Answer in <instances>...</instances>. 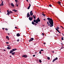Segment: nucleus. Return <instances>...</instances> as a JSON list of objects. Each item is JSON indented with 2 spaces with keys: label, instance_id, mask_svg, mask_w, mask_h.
<instances>
[{
  "label": "nucleus",
  "instance_id": "obj_1",
  "mask_svg": "<svg viewBox=\"0 0 64 64\" xmlns=\"http://www.w3.org/2000/svg\"><path fill=\"white\" fill-rule=\"evenodd\" d=\"M47 19L49 21H48L47 24L48 25V26H50V27H53V20L52 18H47ZM50 23V24H49Z\"/></svg>",
  "mask_w": 64,
  "mask_h": 64
},
{
  "label": "nucleus",
  "instance_id": "obj_2",
  "mask_svg": "<svg viewBox=\"0 0 64 64\" xmlns=\"http://www.w3.org/2000/svg\"><path fill=\"white\" fill-rule=\"evenodd\" d=\"M36 24H37V23H38V22H40V19H39V18H38L36 20Z\"/></svg>",
  "mask_w": 64,
  "mask_h": 64
},
{
  "label": "nucleus",
  "instance_id": "obj_3",
  "mask_svg": "<svg viewBox=\"0 0 64 64\" xmlns=\"http://www.w3.org/2000/svg\"><path fill=\"white\" fill-rule=\"evenodd\" d=\"M30 16H32L33 15V14L32 12V11H30Z\"/></svg>",
  "mask_w": 64,
  "mask_h": 64
},
{
  "label": "nucleus",
  "instance_id": "obj_4",
  "mask_svg": "<svg viewBox=\"0 0 64 64\" xmlns=\"http://www.w3.org/2000/svg\"><path fill=\"white\" fill-rule=\"evenodd\" d=\"M30 15L29 14V12L27 14V16H26V17L27 18H28V17H30Z\"/></svg>",
  "mask_w": 64,
  "mask_h": 64
},
{
  "label": "nucleus",
  "instance_id": "obj_5",
  "mask_svg": "<svg viewBox=\"0 0 64 64\" xmlns=\"http://www.w3.org/2000/svg\"><path fill=\"white\" fill-rule=\"evenodd\" d=\"M34 40V38H31L30 39V40H29V42H30V41H33Z\"/></svg>",
  "mask_w": 64,
  "mask_h": 64
},
{
  "label": "nucleus",
  "instance_id": "obj_6",
  "mask_svg": "<svg viewBox=\"0 0 64 64\" xmlns=\"http://www.w3.org/2000/svg\"><path fill=\"white\" fill-rule=\"evenodd\" d=\"M16 36H17V37H19V36H20V34L19 33L17 34Z\"/></svg>",
  "mask_w": 64,
  "mask_h": 64
},
{
  "label": "nucleus",
  "instance_id": "obj_7",
  "mask_svg": "<svg viewBox=\"0 0 64 64\" xmlns=\"http://www.w3.org/2000/svg\"><path fill=\"white\" fill-rule=\"evenodd\" d=\"M22 57H24V58H26L27 57V56L26 55H24L22 56Z\"/></svg>",
  "mask_w": 64,
  "mask_h": 64
},
{
  "label": "nucleus",
  "instance_id": "obj_8",
  "mask_svg": "<svg viewBox=\"0 0 64 64\" xmlns=\"http://www.w3.org/2000/svg\"><path fill=\"white\" fill-rule=\"evenodd\" d=\"M7 13L6 15H9V10H8L7 11Z\"/></svg>",
  "mask_w": 64,
  "mask_h": 64
},
{
  "label": "nucleus",
  "instance_id": "obj_9",
  "mask_svg": "<svg viewBox=\"0 0 64 64\" xmlns=\"http://www.w3.org/2000/svg\"><path fill=\"white\" fill-rule=\"evenodd\" d=\"M55 29L58 32V33H61L59 31V30H58L57 29V28H55Z\"/></svg>",
  "mask_w": 64,
  "mask_h": 64
},
{
  "label": "nucleus",
  "instance_id": "obj_10",
  "mask_svg": "<svg viewBox=\"0 0 64 64\" xmlns=\"http://www.w3.org/2000/svg\"><path fill=\"white\" fill-rule=\"evenodd\" d=\"M16 50H17V49L14 48L12 50V51H15Z\"/></svg>",
  "mask_w": 64,
  "mask_h": 64
},
{
  "label": "nucleus",
  "instance_id": "obj_11",
  "mask_svg": "<svg viewBox=\"0 0 64 64\" xmlns=\"http://www.w3.org/2000/svg\"><path fill=\"white\" fill-rule=\"evenodd\" d=\"M10 4L12 7H14V4H13V3H11Z\"/></svg>",
  "mask_w": 64,
  "mask_h": 64
},
{
  "label": "nucleus",
  "instance_id": "obj_12",
  "mask_svg": "<svg viewBox=\"0 0 64 64\" xmlns=\"http://www.w3.org/2000/svg\"><path fill=\"white\" fill-rule=\"evenodd\" d=\"M29 19L30 20V21H32V19L31 18V17H30V16L29 18Z\"/></svg>",
  "mask_w": 64,
  "mask_h": 64
},
{
  "label": "nucleus",
  "instance_id": "obj_13",
  "mask_svg": "<svg viewBox=\"0 0 64 64\" xmlns=\"http://www.w3.org/2000/svg\"><path fill=\"white\" fill-rule=\"evenodd\" d=\"M6 39H7L8 40H9L10 39H9V36H6Z\"/></svg>",
  "mask_w": 64,
  "mask_h": 64
},
{
  "label": "nucleus",
  "instance_id": "obj_14",
  "mask_svg": "<svg viewBox=\"0 0 64 64\" xmlns=\"http://www.w3.org/2000/svg\"><path fill=\"white\" fill-rule=\"evenodd\" d=\"M13 11H14L15 12H17V10H16L15 9H14L13 10Z\"/></svg>",
  "mask_w": 64,
  "mask_h": 64
},
{
  "label": "nucleus",
  "instance_id": "obj_15",
  "mask_svg": "<svg viewBox=\"0 0 64 64\" xmlns=\"http://www.w3.org/2000/svg\"><path fill=\"white\" fill-rule=\"evenodd\" d=\"M9 15H10V14H11L13 13V12H12L10 10L9 11Z\"/></svg>",
  "mask_w": 64,
  "mask_h": 64
},
{
  "label": "nucleus",
  "instance_id": "obj_16",
  "mask_svg": "<svg viewBox=\"0 0 64 64\" xmlns=\"http://www.w3.org/2000/svg\"><path fill=\"white\" fill-rule=\"evenodd\" d=\"M7 49H11V47L8 46L7 48Z\"/></svg>",
  "mask_w": 64,
  "mask_h": 64
},
{
  "label": "nucleus",
  "instance_id": "obj_17",
  "mask_svg": "<svg viewBox=\"0 0 64 64\" xmlns=\"http://www.w3.org/2000/svg\"><path fill=\"white\" fill-rule=\"evenodd\" d=\"M15 54V52H14L13 53H12L11 54L12 55H14V54Z\"/></svg>",
  "mask_w": 64,
  "mask_h": 64
},
{
  "label": "nucleus",
  "instance_id": "obj_18",
  "mask_svg": "<svg viewBox=\"0 0 64 64\" xmlns=\"http://www.w3.org/2000/svg\"><path fill=\"white\" fill-rule=\"evenodd\" d=\"M13 51H12V50H10V53L11 54L12 53H13Z\"/></svg>",
  "mask_w": 64,
  "mask_h": 64
},
{
  "label": "nucleus",
  "instance_id": "obj_19",
  "mask_svg": "<svg viewBox=\"0 0 64 64\" xmlns=\"http://www.w3.org/2000/svg\"><path fill=\"white\" fill-rule=\"evenodd\" d=\"M57 3L58 4H61V2H57Z\"/></svg>",
  "mask_w": 64,
  "mask_h": 64
},
{
  "label": "nucleus",
  "instance_id": "obj_20",
  "mask_svg": "<svg viewBox=\"0 0 64 64\" xmlns=\"http://www.w3.org/2000/svg\"><path fill=\"white\" fill-rule=\"evenodd\" d=\"M1 5V6H3V5H4V4H3V2H2Z\"/></svg>",
  "mask_w": 64,
  "mask_h": 64
},
{
  "label": "nucleus",
  "instance_id": "obj_21",
  "mask_svg": "<svg viewBox=\"0 0 64 64\" xmlns=\"http://www.w3.org/2000/svg\"><path fill=\"white\" fill-rule=\"evenodd\" d=\"M42 15H43V16H44V17H45L46 16H45V14H44L43 13H42Z\"/></svg>",
  "mask_w": 64,
  "mask_h": 64
},
{
  "label": "nucleus",
  "instance_id": "obj_22",
  "mask_svg": "<svg viewBox=\"0 0 64 64\" xmlns=\"http://www.w3.org/2000/svg\"><path fill=\"white\" fill-rule=\"evenodd\" d=\"M34 22H36V20H35V19H34Z\"/></svg>",
  "mask_w": 64,
  "mask_h": 64
},
{
  "label": "nucleus",
  "instance_id": "obj_23",
  "mask_svg": "<svg viewBox=\"0 0 64 64\" xmlns=\"http://www.w3.org/2000/svg\"><path fill=\"white\" fill-rule=\"evenodd\" d=\"M32 24H33V25H35V23L33 22H32Z\"/></svg>",
  "mask_w": 64,
  "mask_h": 64
},
{
  "label": "nucleus",
  "instance_id": "obj_24",
  "mask_svg": "<svg viewBox=\"0 0 64 64\" xmlns=\"http://www.w3.org/2000/svg\"><path fill=\"white\" fill-rule=\"evenodd\" d=\"M39 62L40 63H41V62H42V61H41V60H39Z\"/></svg>",
  "mask_w": 64,
  "mask_h": 64
},
{
  "label": "nucleus",
  "instance_id": "obj_25",
  "mask_svg": "<svg viewBox=\"0 0 64 64\" xmlns=\"http://www.w3.org/2000/svg\"><path fill=\"white\" fill-rule=\"evenodd\" d=\"M47 58H48V60H50V58L49 57H48Z\"/></svg>",
  "mask_w": 64,
  "mask_h": 64
},
{
  "label": "nucleus",
  "instance_id": "obj_26",
  "mask_svg": "<svg viewBox=\"0 0 64 64\" xmlns=\"http://www.w3.org/2000/svg\"><path fill=\"white\" fill-rule=\"evenodd\" d=\"M33 18L34 19H36V18L35 17V16H34V15H33Z\"/></svg>",
  "mask_w": 64,
  "mask_h": 64
},
{
  "label": "nucleus",
  "instance_id": "obj_27",
  "mask_svg": "<svg viewBox=\"0 0 64 64\" xmlns=\"http://www.w3.org/2000/svg\"><path fill=\"white\" fill-rule=\"evenodd\" d=\"M56 60H55V59H54L52 61V62H54V61H55Z\"/></svg>",
  "mask_w": 64,
  "mask_h": 64
},
{
  "label": "nucleus",
  "instance_id": "obj_28",
  "mask_svg": "<svg viewBox=\"0 0 64 64\" xmlns=\"http://www.w3.org/2000/svg\"><path fill=\"white\" fill-rule=\"evenodd\" d=\"M56 60H57L58 59V58H54Z\"/></svg>",
  "mask_w": 64,
  "mask_h": 64
},
{
  "label": "nucleus",
  "instance_id": "obj_29",
  "mask_svg": "<svg viewBox=\"0 0 64 64\" xmlns=\"http://www.w3.org/2000/svg\"><path fill=\"white\" fill-rule=\"evenodd\" d=\"M30 6H28V9H30Z\"/></svg>",
  "mask_w": 64,
  "mask_h": 64
},
{
  "label": "nucleus",
  "instance_id": "obj_30",
  "mask_svg": "<svg viewBox=\"0 0 64 64\" xmlns=\"http://www.w3.org/2000/svg\"><path fill=\"white\" fill-rule=\"evenodd\" d=\"M5 30H6V31H8V29H7V28H5Z\"/></svg>",
  "mask_w": 64,
  "mask_h": 64
},
{
  "label": "nucleus",
  "instance_id": "obj_31",
  "mask_svg": "<svg viewBox=\"0 0 64 64\" xmlns=\"http://www.w3.org/2000/svg\"><path fill=\"white\" fill-rule=\"evenodd\" d=\"M61 40H64V39H63V37H62V38Z\"/></svg>",
  "mask_w": 64,
  "mask_h": 64
},
{
  "label": "nucleus",
  "instance_id": "obj_32",
  "mask_svg": "<svg viewBox=\"0 0 64 64\" xmlns=\"http://www.w3.org/2000/svg\"><path fill=\"white\" fill-rule=\"evenodd\" d=\"M57 29H58H58H59V28L58 27V26H57Z\"/></svg>",
  "mask_w": 64,
  "mask_h": 64
},
{
  "label": "nucleus",
  "instance_id": "obj_33",
  "mask_svg": "<svg viewBox=\"0 0 64 64\" xmlns=\"http://www.w3.org/2000/svg\"><path fill=\"white\" fill-rule=\"evenodd\" d=\"M60 27H62V28L63 29H64V28L62 26H61Z\"/></svg>",
  "mask_w": 64,
  "mask_h": 64
},
{
  "label": "nucleus",
  "instance_id": "obj_34",
  "mask_svg": "<svg viewBox=\"0 0 64 64\" xmlns=\"http://www.w3.org/2000/svg\"><path fill=\"white\" fill-rule=\"evenodd\" d=\"M15 1L16 2V3L17 2H18L17 0H15Z\"/></svg>",
  "mask_w": 64,
  "mask_h": 64
},
{
  "label": "nucleus",
  "instance_id": "obj_35",
  "mask_svg": "<svg viewBox=\"0 0 64 64\" xmlns=\"http://www.w3.org/2000/svg\"><path fill=\"white\" fill-rule=\"evenodd\" d=\"M49 6L50 7H52V5H51V4H50L49 5Z\"/></svg>",
  "mask_w": 64,
  "mask_h": 64
},
{
  "label": "nucleus",
  "instance_id": "obj_36",
  "mask_svg": "<svg viewBox=\"0 0 64 64\" xmlns=\"http://www.w3.org/2000/svg\"><path fill=\"white\" fill-rule=\"evenodd\" d=\"M42 35H43V36H44V35H44V34H43V33H42Z\"/></svg>",
  "mask_w": 64,
  "mask_h": 64
},
{
  "label": "nucleus",
  "instance_id": "obj_37",
  "mask_svg": "<svg viewBox=\"0 0 64 64\" xmlns=\"http://www.w3.org/2000/svg\"><path fill=\"white\" fill-rule=\"evenodd\" d=\"M29 7H30V6H31V4H29Z\"/></svg>",
  "mask_w": 64,
  "mask_h": 64
},
{
  "label": "nucleus",
  "instance_id": "obj_38",
  "mask_svg": "<svg viewBox=\"0 0 64 64\" xmlns=\"http://www.w3.org/2000/svg\"><path fill=\"white\" fill-rule=\"evenodd\" d=\"M41 51H44V50H43L42 49L41 50Z\"/></svg>",
  "mask_w": 64,
  "mask_h": 64
},
{
  "label": "nucleus",
  "instance_id": "obj_39",
  "mask_svg": "<svg viewBox=\"0 0 64 64\" xmlns=\"http://www.w3.org/2000/svg\"><path fill=\"white\" fill-rule=\"evenodd\" d=\"M39 53L40 54H41V51H40L39 52Z\"/></svg>",
  "mask_w": 64,
  "mask_h": 64
},
{
  "label": "nucleus",
  "instance_id": "obj_40",
  "mask_svg": "<svg viewBox=\"0 0 64 64\" xmlns=\"http://www.w3.org/2000/svg\"><path fill=\"white\" fill-rule=\"evenodd\" d=\"M6 43L7 44H9V42H6Z\"/></svg>",
  "mask_w": 64,
  "mask_h": 64
},
{
  "label": "nucleus",
  "instance_id": "obj_41",
  "mask_svg": "<svg viewBox=\"0 0 64 64\" xmlns=\"http://www.w3.org/2000/svg\"><path fill=\"white\" fill-rule=\"evenodd\" d=\"M16 3V6H17V7H18V5Z\"/></svg>",
  "mask_w": 64,
  "mask_h": 64
},
{
  "label": "nucleus",
  "instance_id": "obj_42",
  "mask_svg": "<svg viewBox=\"0 0 64 64\" xmlns=\"http://www.w3.org/2000/svg\"><path fill=\"white\" fill-rule=\"evenodd\" d=\"M15 28L16 29H17V27L16 26L15 27Z\"/></svg>",
  "mask_w": 64,
  "mask_h": 64
},
{
  "label": "nucleus",
  "instance_id": "obj_43",
  "mask_svg": "<svg viewBox=\"0 0 64 64\" xmlns=\"http://www.w3.org/2000/svg\"><path fill=\"white\" fill-rule=\"evenodd\" d=\"M17 42H18L19 41V39H18V40H17Z\"/></svg>",
  "mask_w": 64,
  "mask_h": 64
},
{
  "label": "nucleus",
  "instance_id": "obj_44",
  "mask_svg": "<svg viewBox=\"0 0 64 64\" xmlns=\"http://www.w3.org/2000/svg\"><path fill=\"white\" fill-rule=\"evenodd\" d=\"M33 16H32V17L31 18L32 19H33Z\"/></svg>",
  "mask_w": 64,
  "mask_h": 64
},
{
  "label": "nucleus",
  "instance_id": "obj_45",
  "mask_svg": "<svg viewBox=\"0 0 64 64\" xmlns=\"http://www.w3.org/2000/svg\"><path fill=\"white\" fill-rule=\"evenodd\" d=\"M35 55H33V57H35Z\"/></svg>",
  "mask_w": 64,
  "mask_h": 64
},
{
  "label": "nucleus",
  "instance_id": "obj_46",
  "mask_svg": "<svg viewBox=\"0 0 64 64\" xmlns=\"http://www.w3.org/2000/svg\"><path fill=\"white\" fill-rule=\"evenodd\" d=\"M4 51H6V50H5L4 49Z\"/></svg>",
  "mask_w": 64,
  "mask_h": 64
},
{
  "label": "nucleus",
  "instance_id": "obj_47",
  "mask_svg": "<svg viewBox=\"0 0 64 64\" xmlns=\"http://www.w3.org/2000/svg\"><path fill=\"white\" fill-rule=\"evenodd\" d=\"M8 35H10V34L9 33H8Z\"/></svg>",
  "mask_w": 64,
  "mask_h": 64
},
{
  "label": "nucleus",
  "instance_id": "obj_48",
  "mask_svg": "<svg viewBox=\"0 0 64 64\" xmlns=\"http://www.w3.org/2000/svg\"><path fill=\"white\" fill-rule=\"evenodd\" d=\"M44 45H45V44H46L44 42Z\"/></svg>",
  "mask_w": 64,
  "mask_h": 64
},
{
  "label": "nucleus",
  "instance_id": "obj_49",
  "mask_svg": "<svg viewBox=\"0 0 64 64\" xmlns=\"http://www.w3.org/2000/svg\"><path fill=\"white\" fill-rule=\"evenodd\" d=\"M2 29H3V30H4V28H2Z\"/></svg>",
  "mask_w": 64,
  "mask_h": 64
},
{
  "label": "nucleus",
  "instance_id": "obj_50",
  "mask_svg": "<svg viewBox=\"0 0 64 64\" xmlns=\"http://www.w3.org/2000/svg\"><path fill=\"white\" fill-rule=\"evenodd\" d=\"M11 56H10V58H11Z\"/></svg>",
  "mask_w": 64,
  "mask_h": 64
},
{
  "label": "nucleus",
  "instance_id": "obj_51",
  "mask_svg": "<svg viewBox=\"0 0 64 64\" xmlns=\"http://www.w3.org/2000/svg\"><path fill=\"white\" fill-rule=\"evenodd\" d=\"M27 2H28V0H26Z\"/></svg>",
  "mask_w": 64,
  "mask_h": 64
},
{
  "label": "nucleus",
  "instance_id": "obj_52",
  "mask_svg": "<svg viewBox=\"0 0 64 64\" xmlns=\"http://www.w3.org/2000/svg\"><path fill=\"white\" fill-rule=\"evenodd\" d=\"M44 20L45 21V20H45V19H44Z\"/></svg>",
  "mask_w": 64,
  "mask_h": 64
},
{
  "label": "nucleus",
  "instance_id": "obj_53",
  "mask_svg": "<svg viewBox=\"0 0 64 64\" xmlns=\"http://www.w3.org/2000/svg\"><path fill=\"white\" fill-rule=\"evenodd\" d=\"M62 35H63V36H64V34H62Z\"/></svg>",
  "mask_w": 64,
  "mask_h": 64
},
{
  "label": "nucleus",
  "instance_id": "obj_54",
  "mask_svg": "<svg viewBox=\"0 0 64 64\" xmlns=\"http://www.w3.org/2000/svg\"><path fill=\"white\" fill-rule=\"evenodd\" d=\"M52 52V53H54V51H53Z\"/></svg>",
  "mask_w": 64,
  "mask_h": 64
},
{
  "label": "nucleus",
  "instance_id": "obj_55",
  "mask_svg": "<svg viewBox=\"0 0 64 64\" xmlns=\"http://www.w3.org/2000/svg\"><path fill=\"white\" fill-rule=\"evenodd\" d=\"M36 25H37V24H35V25L36 26Z\"/></svg>",
  "mask_w": 64,
  "mask_h": 64
},
{
  "label": "nucleus",
  "instance_id": "obj_56",
  "mask_svg": "<svg viewBox=\"0 0 64 64\" xmlns=\"http://www.w3.org/2000/svg\"><path fill=\"white\" fill-rule=\"evenodd\" d=\"M8 46H10V45H9V46L8 45Z\"/></svg>",
  "mask_w": 64,
  "mask_h": 64
},
{
  "label": "nucleus",
  "instance_id": "obj_57",
  "mask_svg": "<svg viewBox=\"0 0 64 64\" xmlns=\"http://www.w3.org/2000/svg\"><path fill=\"white\" fill-rule=\"evenodd\" d=\"M11 32H10V34H11Z\"/></svg>",
  "mask_w": 64,
  "mask_h": 64
},
{
  "label": "nucleus",
  "instance_id": "obj_58",
  "mask_svg": "<svg viewBox=\"0 0 64 64\" xmlns=\"http://www.w3.org/2000/svg\"><path fill=\"white\" fill-rule=\"evenodd\" d=\"M1 1H2V2H3V1H2V0Z\"/></svg>",
  "mask_w": 64,
  "mask_h": 64
},
{
  "label": "nucleus",
  "instance_id": "obj_59",
  "mask_svg": "<svg viewBox=\"0 0 64 64\" xmlns=\"http://www.w3.org/2000/svg\"><path fill=\"white\" fill-rule=\"evenodd\" d=\"M57 36H58V34H57Z\"/></svg>",
  "mask_w": 64,
  "mask_h": 64
},
{
  "label": "nucleus",
  "instance_id": "obj_60",
  "mask_svg": "<svg viewBox=\"0 0 64 64\" xmlns=\"http://www.w3.org/2000/svg\"><path fill=\"white\" fill-rule=\"evenodd\" d=\"M1 5L0 4V6H1Z\"/></svg>",
  "mask_w": 64,
  "mask_h": 64
},
{
  "label": "nucleus",
  "instance_id": "obj_61",
  "mask_svg": "<svg viewBox=\"0 0 64 64\" xmlns=\"http://www.w3.org/2000/svg\"><path fill=\"white\" fill-rule=\"evenodd\" d=\"M35 16H36V15H35Z\"/></svg>",
  "mask_w": 64,
  "mask_h": 64
},
{
  "label": "nucleus",
  "instance_id": "obj_62",
  "mask_svg": "<svg viewBox=\"0 0 64 64\" xmlns=\"http://www.w3.org/2000/svg\"><path fill=\"white\" fill-rule=\"evenodd\" d=\"M0 12H1V11H0Z\"/></svg>",
  "mask_w": 64,
  "mask_h": 64
}]
</instances>
